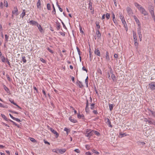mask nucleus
<instances>
[{
	"label": "nucleus",
	"mask_w": 155,
	"mask_h": 155,
	"mask_svg": "<svg viewBox=\"0 0 155 155\" xmlns=\"http://www.w3.org/2000/svg\"><path fill=\"white\" fill-rule=\"evenodd\" d=\"M139 10L140 11L142 14H143L144 15L146 16L147 15V12L145 9L142 7H141Z\"/></svg>",
	"instance_id": "f257e3e1"
},
{
	"label": "nucleus",
	"mask_w": 155,
	"mask_h": 155,
	"mask_svg": "<svg viewBox=\"0 0 155 155\" xmlns=\"http://www.w3.org/2000/svg\"><path fill=\"white\" fill-rule=\"evenodd\" d=\"M13 14L15 15H17L18 14V10L17 7L15 6L14 8V10L12 11Z\"/></svg>",
	"instance_id": "f03ea898"
},
{
	"label": "nucleus",
	"mask_w": 155,
	"mask_h": 155,
	"mask_svg": "<svg viewBox=\"0 0 155 155\" xmlns=\"http://www.w3.org/2000/svg\"><path fill=\"white\" fill-rule=\"evenodd\" d=\"M149 86L150 89L155 90V82H152L149 84Z\"/></svg>",
	"instance_id": "7ed1b4c3"
},
{
	"label": "nucleus",
	"mask_w": 155,
	"mask_h": 155,
	"mask_svg": "<svg viewBox=\"0 0 155 155\" xmlns=\"http://www.w3.org/2000/svg\"><path fill=\"white\" fill-rule=\"evenodd\" d=\"M28 23H29L32 25H38V23L37 21H33V20H31L28 21Z\"/></svg>",
	"instance_id": "20e7f679"
},
{
	"label": "nucleus",
	"mask_w": 155,
	"mask_h": 155,
	"mask_svg": "<svg viewBox=\"0 0 155 155\" xmlns=\"http://www.w3.org/2000/svg\"><path fill=\"white\" fill-rule=\"evenodd\" d=\"M149 120L147 122L150 125H155V120L151 118H149Z\"/></svg>",
	"instance_id": "39448f33"
},
{
	"label": "nucleus",
	"mask_w": 155,
	"mask_h": 155,
	"mask_svg": "<svg viewBox=\"0 0 155 155\" xmlns=\"http://www.w3.org/2000/svg\"><path fill=\"white\" fill-rule=\"evenodd\" d=\"M50 130L55 135V137L56 138L58 137L59 134L56 130H54L51 128H50Z\"/></svg>",
	"instance_id": "423d86ee"
},
{
	"label": "nucleus",
	"mask_w": 155,
	"mask_h": 155,
	"mask_svg": "<svg viewBox=\"0 0 155 155\" xmlns=\"http://www.w3.org/2000/svg\"><path fill=\"white\" fill-rule=\"evenodd\" d=\"M126 10L129 15H131L133 14V13L131 9L129 7L127 8Z\"/></svg>",
	"instance_id": "0eeeda50"
},
{
	"label": "nucleus",
	"mask_w": 155,
	"mask_h": 155,
	"mask_svg": "<svg viewBox=\"0 0 155 155\" xmlns=\"http://www.w3.org/2000/svg\"><path fill=\"white\" fill-rule=\"evenodd\" d=\"M148 113L149 116H153L155 111L152 110L148 108L147 109Z\"/></svg>",
	"instance_id": "6e6552de"
},
{
	"label": "nucleus",
	"mask_w": 155,
	"mask_h": 155,
	"mask_svg": "<svg viewBox=\"0 0 155 155\" xmlns=\"http://www.w3.org/2000/svg\"><path fill=\"white\" fill-rule=\"evenodd\" d=\"M94 53L95 54L98 56H100V53L98 48H95L94 51Z\"/></svg>",
	"instance_id": "1a4fd4ad"
},
{
	"label": "nucleus",
	"mask_w": 155,
	"mask_h": 155,
	"mask_svg": "<svg viewBox=\"0 0 155 155\" xmlns=\"http://www.w3.org/2000/svg\"><path fill=\"white\" fill-rule=\"evenodd\" d=\"M134 18L136 21V23L138 25V26H140V24L139 19H138L137 17L135 15L133 16Z\"/></svg>",
	"instance_id": "9d476101"
},
{
	"label": "nucleus",
	"mask_w": 155,
	"mask_h": 155,
	"mask_svg": "<svg viewBox=\"0 0 155 155\" xmlns=\"http://www.w3.org/2000/svg\"><path fill=\"white\" fill-rule=\"evenodd\" d=\"M88 101L87 99L86 101V106L85 108V111L86 113H88L89 112V108L88 107Z\"/></svg>",
	"instance_id": "9b49d317"
},
{
	"label": "nucleus",
	"mask_w": 155,
	"mask_h": 155,
	"mask_svg": "<svg viewBox=\"0 0 155 155\" xmlns=\"http://www.w3.org/2000/svg\"><path fill=\"white\" fill-rule=\"evenodd\" d=\"M84 134L85 136L90 137L93 135V132L92 131V132L88 133H85Z\"/></svg>",
	"instance_id": "f8f14e48"
},
{
	"label": "nucleus",
	"mask_w": 155,
	"mask_h": 155,
	"mask_svg": "<svg viewBox=\"0 0 155 155\" xmlns=\"http://www.w3.org/2000/svg\"><path fill=\"white\" fill-rule=\"evenodd\" d=\"M133 35V37L134 38V41H137V39L136 35V32L134 31H132Z\"/></svg>",
	"instance_id": "ddd939ff"
},
{
	"label": "nucleus",
	"mask_w": 155,
	"mask_h": 155,
	"mask_svg": "<svg viewBox=\"0 0 155 155\" xmlns=\"http://www.w3.org/2000/svg\"><path fill=\"white\" fill-rule=\"evenodd\" d=\"M76 84L80 88H82L83 87L82 83L78 81L77 82Z\"/></svg>",
	"instance_id": "4468645a"
},
{
	"label": "nucleus",
	"mask_w": 155,
	"mask_h": 155,
	"mask_svg": "<svg viewBox=\"0 0 155 155\" xmlns=\"http://www.w3.org/2000/svg\"><path fill=\"white\" fill-rule=\"evenodd\" d=\"M150 12L152 16V17L154 18V9L152 6H151V9H149Z\"/></svg>",
	"instance_id": "2eb2a0df"
},
{
	"label": "nucleus",
	"mask_w": 155,
	"mask_h": 155,
	"mask_svg": "<svg viewBox=\"0 0 155 155\" xmlns=\"http://www.w3.org/2000/svg\"><path fill=\"white\" fill-rule=\"evenodd\" d=\"M25 9H23L22 10V12L21 14V16L22 19H23L25 15Z\"/></svg>",
	"instance_id": "dca6fc26"
},
{
	"label": "nucleus",
	"mask_w": 155,
	"mask_h": 155,
	"mask_svg": "<svg viewBox=\"0 0 155 155\" xmlns=\"http://www.w3.org/2000/svg\"><path fill=\"white\" fill-rule=\"evenodd\" d=\"M105 58L107 61H109L110 60L109 56V53L108 51L106 52Z\"/></svg>",
	"instance_id": "f3484780"
},
{
	"label": "nucleus",
	"mask_w": 155,
	"mask_h": 155,
	"mask_svg": "<svg viewBox=\"0 0 155 155\" xmlns=\"http://www.w3.org/2000/svg\"><path fill=\"white\" fill-rule=\"evenodd\" d=\"M105 120L107 121V122L108 123L109 127H112V125L111 124V122L109 119L108 118H106L105 119Z\"/></svg>",
	"instance_id": "a211bd4d"
},
{
	"label": "nucleus",
	"mask_w": 155,
	"mask_h": 155,
	"mask_svg": "<svg viewBox=\"0 0 155 155\" xmlns=\"http://www.w3.org/2000/svg\"><path fill=\"white\" fill-rule=\"evenodd\" d=\"M69 120L73 123H76L77 122V120L75 119L74 118H72L71 117H69Z\"/></svg>",
	"instance_id": "6ab92c4d"
},
{
	"label": "nucleus",
	"mask_w": 155,
	"mask_h": 155,
	"mask_svg": "<svg viewBox=\"0 0 155 155\" xmlns=\"http://www.w3.org/2000/svg\"><path fill=\"white\" fill-rule=\"evenodd\" d=\"M37 26L38 27L40 32L42 33L43 31V29L40 25H39L38 24V25H37Z\"/></svg>",
	"instance_id": "aec40b11"
},
{
	"label": "nucleus",
	"mask_w": 155,
	"mask_h": 155,
	"mask_svg": "<svg viewBox=\"0 0 155 155\" xmlns=\"http://www.w3.org/2000/svg\"><path fill=\"white\" fill-rule=\"evenodd\" d=\"M96 32L97 37L98 38H100L101 37V34L99 30H97Z\"/></svg>",
	"instance_id": "412c9836"
},
{
	"label": "nucleus",
	"mask_w": 155,
	"mask_h": 155,
	"mask_svg": "<svg viewBox=\"0 0 155 155\" xmlns=\"http://www.w3.org/2000/svg\"><path fill=\"white\" fill-rule=\"evenodd\" d=\"M10 101L12 104H13L14 105L17 106L18 108H19L20 109H21V108L20 106H19L18 104H17L16 103L14 102V101L13 100H10Z\"/></svg>",
	"instance_id": "4be33fe9"
},
{
	"label": "nucleus",
	"mask_w": 155,
	"mask_h": 155,
	"mask_svg": "<svg viewBox=\"0 0 155 155\" xmlns=\"http://www.w3.org/2000/svg\"><path fill=\"white\" fill-rule=\"evenodd\" d=\"M137 143L138 145L143 146L145 144V143L143 142L138 141Z\"/></svg>",
	"instance_id": "5701e85b"
},
{
	"label": "nucleus",
	"mask_w": 155,
	"mask_h": 155,
	"mask_svg": "<svg viewBox=\"0 0 155 155\" xmlns=\"http://www.w3.org/2000/svg\"><path fill=\"white\" fill-rule=\"evenodd\" d=\"M134 5L137 8L138 10H139L140 8L142 7L137 2H135L134 3Z\"/></svg>",
	"instance_id": "b1692460"
},
{
	"label": "nucleus",
	"mask_w": 155,
	"mask_h": 155,
	"mask_svg": "<svg viewBox=\"0 0 155 155\" xmlns=\"http://www.w3.org/2000/svg\"><path fill=\"white\" fill-rule=\"evenodd\" d=\"M111 78H112V79L113 81H116V78L115 75L114 74H112L111 75Z\"/></svg>",
	"instance_id": "393cba45"
},
{
	"label": "nucleus",
	"mask_w": 155,
	"mask_h": 155,
	"mask_svg": "<svg viewBox=\"0 0 155 155\" xmlns=\"http://www.w3.org/2000/svg\"><path fill=\"white\" fill-rule=\"evenodd\" d=\"M138 34L139 35V38H140V37H141V36H142V35L141 34V29L140 28H138Z\"/></svg>",
	"instance_id": "a878e982"
},
{
	"label": "nucleus",
	"mask_w": 155,
	"mask_h": 155,
	"mask_svg": "<svg viewBox=\"0 0 155 155\" xmlns=\"http://www.w3.org/2000/svg\"><path fill=\"white\" fill-rule=\"evenodd\" d=\"M61 28V24L60 23L58 22L56 23V28L58 30H59Z\"/></svg>",
	"instance_id": "bb28decb"
},
{
	"label": "nucleus",
	"mask_w": 155,
	"mask_h": 155,
	"mask_svg": "<svg viewBox=\"0 0 155 155\" xmlns=\"http://www.w3.org/2000/svg\"><path fill=\"white\" fill-rule=\"evenodd\" d=\"M41 0H38V2L37 3V6L38 8H40L41 7Z\"/></svg>",
	"instance_id": "cd10ccee"
},
{
	"label": "nucleus",
	"mask_w": 155,
	"mask_h": 155,
	"mask_svg": "<svg viewBox=\"0 0 155 155\" xmlns=\"http://www.w3.org/2000/svg\"><path fill=\"white\" fill-rule=\"evenodd\" d=\"M77 117L78 118L80 119H83L84 117V116L83 114H78L77 115Z\"/></svg>",
	"instance_id": "c85d7f7f"
},
{
	"label": "nucleus",
	"mask_w": 155,
	"mask_h": 155,
	"mask_svg": "<svg viewBox=\"0 0 155 155\" xmlns=\"http://www.w3.org/2000/svg\"><path fill=\"white\" fill-rule=\"evenodd\" d=\"M66 150L64 149H62L59 150V152L61 154L64 153L66 151Z\"/></svg>",
	"instance_id": "c756f323"
},
{
	"label": "nucleus",
	"mask_w": 155,
	"mask_h": 155,
	"mask_svg": "<svg viewBox=\"0 0 155 155\" xmlns=\"http://www.w3.org/2000/svg\"><path fill=\"white\" fill-rule=\"evenodd\" d=\"M119 17L120 18V19L121 20V21H123V20H124V17L122 15V14L121 13H119Z\"/></svg>",
	"instance_id": "7c9ffc66"
},
{
	"label": "nucleus",
	"mask_w": 155,
	"mask_h": 155,
	"mask_svg": "<svg viewBox=\"0 0 155 155\" xmlns=\"http://www.w3.org/2000/svg\"><path fill=\"white\" fill-rule=\"evenodd\" d=\"M5 43H6L8 41L9 38V36L7 35V34H5Z\"/></svg>",
	"instance_id": "2f4dec72"
},
{
	"label": "nucleus",
	"mask_w": 155,
	"mask_h": 155,
	"mask_svg": "<svg viewBox=\"0 0 155 155\" xmlns=\"http://www.w3.org/2000/svg\"><path fill=\"white\" fill-rule=\"evenodd\" d=\"M97 71L98 73L100 75H101L102 74V72L100 68H98L97 70Z\"/></svg>",
	"instance_id": "473e14b6"
},
{
	"label": "nucleus",
	"mask_w": 155,
	"mask_h": 155,
	"mask_svg": "<svg viewBox=\"0 0 155 155\" xmlns=\"http://www.w3.org/2000/svg\"><path fill=\"white\" fill-rule=\"evenodd\" d=\"M93 132V135L94 134V133L95 134V135L97 136H99L100 135V133L98 131L95 130H92Z\"/></svg>",
	"instance_id": "72a5a7b5"
},
{
	"label": "nucleus",
	"mask_w": 155,
	"mask_h": 155,
	"mask_svg": "<svg viewBox=\"0 0 155 155\" xmlns=\"http://www.w3.org/2000/svg\"><path fill=\"white\" fill-rule=\"evenodd\" d=\"M120 134L119 136V137L120 138H122L123 137H125L127 135L125 133H123L122 134L121 133H119Z\"/></svg>",
	"instance_id": "f704fd0d"
},
{
	"label": "nucleus",
	"mask_w": 155,
	"mask_h": 155,
	"mask_svg": "<svg viewBox=\"0 0 155 155\" xmlns=\"http://www.w3.org/2000/svg\"><path fill=\"white\" fill-rule=\"evenodd\" d=\"M122 22L124 25V27L125 28H126L127 27V25L125 20H124L123 21H122Z\"/></svg>",
	"instance_id": "c9c22d12"
},
{
	"label": "nucleus",
	"mask_w": 155,
	"mask_h": 155,
	"mask_svg": "<svg viewBox=\"0 0 155 155\" xmlns=\"http://www.w3.org/2000/svg\"><path fill=\"white\" fill-rule=\"evenodd\" d=\"M4 88L5 91L7 92L8 93V91H9V89L5 85L3 86Z\"/></svg>",
	"instance_id": "e433bc0d"
},
{
	"label": "nucleus",
	"mask_w": 155,
	"mask_h": 155,
	"mask_svg": "<svg viewBox=\"0 0 155 155\" xmlns=\"http://www.w3.org/2000/svg\"><path fill=\"white\" fill-rule=\"evenodd\" d=\"M109 106L110 110L111 111L113 109V104H109Z\"/></svg>",
	"instance_id": "4c0bfd02"
},
{
	"label": "nucleus",
	"mask_w": 155,
	"mask_h": 155,
	"mask_svg": "<svg viewBox=\"0 0 155 155\" xmlns=\"http://www.w3.org/2000/svg\"><path fill=\"white\" fill-rule=\"evenodd\" d=\"M88 5H89V8L91 10H92V2L91 1H90L89 2Z\"/></svg>",
	"instance_id": "58836bf2"
},
{
	"label": "nucleus",
	"mask_w": 155,
	"mask_h": 155,
	"mask_svg": "<svg viewBox=\"0 0 155 155\" xmlns=\"http://www.w3.org/2000/svg\"><path fill=\"white\" fill-rule=\"evenodd\" d=\"M88 77L87 76V78H86V79L85 80V84H86V85L87 87L88 86Z\"/></svg>",
	"instance_id": "ea45409f"
},
{
	"label": "nucleus",
	"mask_w": 155,
	"mask_h": 155,
	"mask_svg": "<svg viewBox=\"0 0 155 155\" xmlns=\"http://www.w3.org/2000/svg\"><path fill=\"white\" fill-rule=\"evenodd\" d=\"M0 58L1 59V60L2 62H5V61H6V59H5V57L4 56H2V57Z\"/></svg>",
	"instance_id": "a19ab883"
},
{
	"label": "nucleus",
	"mask_w": 155,
	"mask_h": 155,
	"mask_svg": "<svg viewBox=\"0 0 155 155\" xmlns=\"http://www.w3.org/2000/svg\"><path fill=\"white\" fill-rule=\"evenodd\" d=\"M110 14L109 13H107L106 14V17L107 19L108 20L109 19L110 17Z\"/></svg>",
	"instance_id": "79ce46f5"
},
{
	"label": "nucleus",
	"mask_w": 155,
	"mask_h": 155,
	"mask_svg": "<svg viewBox=\"0 0 155 155\" xmlns=\"http://www.w3.org/2000/svg\"><path fill=\"white\" fill-rule=\"evenodd\" d=\"M22 61L24 63H25L26 62V60L25 59V56H22Z\"/></svg>",
	"instance_id": "37998d69"
},
{
	"label": "nucleus",
	"mask_w": 155,
	"mask_h": 155,
	"mask_svg": "<svg viewBox=\"0 0 155 155\" xmlns=\"http://www.w3.org/2000/svg\"><path fill=\"white\" fill-rule=\"evenodd\" d=\"M47 8L48 10H51V5L49 3L47 5Z\"/></svg>",
	"instance_id": "c03bdc74"
},
{
	"label": "nucleus",
	"mask_w": 155,
	"mask_h": 155,
	"mask_svg": "<svg viewBox=\"0 0 155 155\" xmlns=\"http://www.w3.org/2000/svg\"><path fill=\"white\" fill-rule=\"evenodd\" d=\"M92 130H91V129H86L85 132V133H88V132H92Z\"/></svg>",
	"instance_id": "a18cd8bd"
},
{
	"label": "nucleus",
	"mask_w": 155,
	"mask_h": 155,
	"mask_svg": "<svg viewBox=\"0 0 155 155\" xmlns=\"http://www.w3.org/2000/svg\"><path fill=\"white\" fill-rule=\"evenodd\" d=\"M134 45L136 47V48L137 49L138 48V43L137 42V41H134Z\"/></svg>",
	"instance_id": "49530a36"
},
{
	"label": "nucleus",
	"mask_w": 155,
	"mask_h": 155,
	"mask_svg": "<svg viewBox=\"0 0 155 155\" xmlns=\"http://www.w3.org/2000/svg\"><path fill=\"white\" fill-rule=\"evenodd\" d=\"M112 20H113V22L116 25H117V20H116V18H115L114 19L113 18Z\"/></svg>",
	"instance_id": "de8ad7c7"
},
{
	"label": "nucleus",
	"mask_w": 155,
	"mask_h": 155,
	"mask_svg": "<svg viewBox=\"0 0 155 155\" xmlns=\"http://www.w3.org/2000/svg\"><path fill=\"white\" fill-rule=\"evenodd\" d=\"M53 10L52 12V13L53 14H55L56 13V11H55V8H54V5L53 4Z\"/></svg>",
	"instance_id": "09e8293b"
},
{
	"label": "nucleus",
	"mask_w": 155,
	"mask_h": 155,
	"mask_svg": "<svg viewBox=\"0 0 155 155\" xmlns=\"http://www.w3.org/2000/svg\"><path fill=\"white\" fill-rule=\"evenodd\" d=\"M13 120H15L18 122H21V120H20L18 119V118H16L15 117H14V119H13Z\"/></svg>",
	"instance_id": "8fccbe9b"
},
{
	"label": "nucleus",
	"mask_w": 155,
	"mask_h": 155,
	"mask_svg": "<svg viewBox=\"0 0 155 155\" xmlns=\"http://www.w3.org/2000/svg\"><path fill=\"white\" fill-rule=\"evenodd\" d=\"M40 60L43 63H45L46 62L45 60L42 58H40Z\"/></svg>",
	"instance_id": "3c124183"
},
{
	"label": "nucleus",
	"mask_w": 155,
	"mask_h": 155,
	"mask_svg": "<svg viewBox=\"0 0 155 155\" xmlns=\"http://www.w3.org/2000/svg\"><path fill=\"white\" fill-rule=\"evenodd\" d=\"M96 27L97 28V30H99L100 28V25L96 23Z\"/></svg>",
	"instance_id": "603ef678"
},
{
	"label": "nucleus",
	"mask_w": 155,
	"mask_h": 155,
	"mask_svg": "<svg viewBox=\"0 0 155 155\" xmlns=\"http://www.w3.org/2000/svg\"><path fill=\"white\" fill-rule=\"evenodd\" d=\"M47 49L51 53H53V51L52 50H51V49H50L48 47V48H47Z\"/></svg>",
	"instance_id": "864d4df0"
},
{
	"label": "nucleus",
	"mask_w": 155,
	"mask_h": 155,
	"mask_svg": "<svg viewBox=\"0 0 155 155\" xmlns=\"http://www.w3.org/2000/svg\"><path fill=\"white\" fill-rule=\"evenodd\" d=\"M77 51L78 52V54L79 55H81V52L80 51V49H79V48L78 47H77L76 48Z\"/></svg>",
	"instance_id": "5fc2aeb1"
},
{
	"label": "nucleus",
	"mask_w": 155,
	"mask_h": 155,
	"mask_svg": "<svg viewBox=\"0 0 155 155\" xmlns=\"http://www.w3.org/2000/svg\"><path fill=\"white\" fill-rule=\"evenodd\" d=\"M4 3L5 4V6H6V7H8V4L7 1H5V0H4Z\"/></svg>",
	"instance_id": "6e6d98bb"
},
{
	"label": "nucleus",
	"mask_w": 155,
	"mask_h": 155,
	"mask_svg": "<svg viewBox=\"0 0 155 155\" xmlns=\"http://www.w3.org/2000/svg\"><path fill=\"white\" fill-rule=\"evenodd\" d=\"M94 104H92L91 105V110H93L94 107Z\"/></svg>",
	"instance_id": "4d7b16f0"
},
{
	"label": "nucleus",
	"mask_w": 155,
	"mask_h": 155,
	"mask_svg": "<svg viewBox=\"0 0 155 155\" xmlns=\"http://www.w3.org/2000/svg\"><path fill=\"white\" fill-rule=\"evenodd\" d=\"M92 151L94 153L97 154H99V152H98V151H96L95 150H94V149Z\"/></svg>",
	"instance_id": "13d9d810"
},
{
	"label": "nucleus",
	"mask_w": 155,
	"mask_h": 155,
	"mask_svg": "<svg viewBox=\"0 0 155 155\" xmlns=\"http://www.w3.org/2000/svg\"><path fill=\"white\" fill-rule=\"evenodd\" d=\"M9 121H10L11 122H12L13 124L15 125V126H17V124L16 123H15V122H14V121H12V120H9Z\"/></svg>",
	"instance_id": "bf43d9fd"
},
{
	"label": "nucleus",
	"mask_w": 155,
	"mask_h": 155,
	"mask_svg": "<svg viewBox=\"0 0 155 155\" xmlns=\"http://www.w3.org/2000/svg\"><path fill=\"white\" fill-rule=\"evenodd\" d=\"M82 70L83 71H86L87 72L88 71V70L85 68L84 66H83L82 67Z\"/></svg>",
	"instance_id": "052dcab7"
},
{
	"label": "nucleus",
	"mask_w": 155,
	"mask_h": 155,
	"mask_svg": "<svg viewBox=\"0 0 155 155\" xmlns=\"http://www.w3.org/2000/svg\"><path fill=\"white\" fill-rule=\"evenodd\" d=\"M1 116L2 118H3L5 120V119H7V117L5 115L3 114H1Z\"/></svg>",
	"instance_id": "680f3d73"
},
{
	"label": "nucleus",
	"mask_w": 155,
	"mask_h": 155,
	"mask_svg": "<svg viewBox=\"0 0 155 155\" xmlns=\"http://www.w3.org/2000/svg\"><path fill=\"white\" fill-rule=\"evenodd\" d=\"M89 57L90 58H91V57L92 56V53L91 51V49H90L89 51Z\"/></svg>",
	"instance_id": "e2e57ef3"
},
{
	"label": "nucleus",
	"mask_w": 155,
	"mask_h": 155,
	"mask_svg": "<svg viewBox=\"0 0 155 155\" xmlns=\"http://www.w3.org/2000/svg\"><path fill=\"white\" fill-rule=\"evenodd\" d=\"M6 61L7 62V64L9 65L10 66V64L9 62V61L8 59L7 58H6Z\"/></svg>",
	"instance_id": "0e129e2a"
},
{
	"label": "nucleus",
	"mask_w": 155,
	"mask_h": 155,
	"mask_svg": "<svg viewBox=\"0 0 155 155\" xmlns=\"http://www.w3.org/2000/svg\"><path fill=\"white\" fill-rule=\"evenodd\" d=\"M61 23L63 25V27L65 29H67V28L66 27L65 25H64V23H63V22L61 21Z\"/></svg>",
	"instance_id": "69168bd1"
},
{
	"label": "nucleus",
	"mask_w": 155,
	"mask_h": 155,
	"mask_svg": "<svg viewBox=\"0 0 155 155\" xmlns=\"http://www.w3.org/2000/svg\"><path fill=\"white\" fill-rule=\"evenodd\" d=\"M30 140L32 142H35L36 141V140L35 139L33 138H31Z\"/></svg>",
	"instance_id": "338daca9"
},
{
	"label": "nucleus",
	"mask_w": 155,
	"mask_h": 155,
	"mask_svg": "<svg viewBox=\"0 0 155 155\" xmlns=\"http://www.w3.org/2000/svg\"><path fill=\"white\" fill-rule=\"evenodd\" d=\"M6 76L7 77V78L8 80L9 81H10V78L9 76V75L8 74H7L6 75Z\"/></svg>",
	"instance_id": "774afa93"
}]
</instances>
